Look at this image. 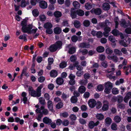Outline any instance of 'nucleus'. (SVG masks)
<instances>
[{"label":"nucleus","instance_id":"obj_27","mask_svg":"<svg viewBox=\"0 0 131 131\" xmlns=\"http://www.w3.org/2000/svg\"><path fill=\"white\" fill-rule=\"evenodd\" d=\"M121 26L124 28L127 27L128 25L126 21L124 19H122L121 22Z\"/></svg>","mask_w":131,"mask_h":131},{"label":"nucleus","instance_id":"obj_57","mask_svg":"<svg viewBox=\"0 0 131 131\" xmlns=\"http://www.w3.org/2000/svg\"><path fill=\"white\" fill-rule=\"evenodd\" d=\"M79 51L80 52L82 53V54L83 55L86 54L88 52V50L86 49H84L82 50H79Z\"/></svg>","mask_w":131,"mask_h":131},{"label":"nucleus","instance_id":"obj_22","mask_svg":"<svg viewBox=\"0 0 131 131\" xmlns=\"http://www.w3.org/2000/svg\"><path fill=\"white\" fill-rule=\"evenodd\" d=\"M96 118L100 120H101L104 118V115L101 113L97 114L96 116Z\"/></svg>","mask_w":131,"mask_h":131},{"label":"nucleus","instance_id":"obj_20","mask_svg":"<svg viewBox=\"0 0 131 131\" xmlns=\"http://www.w3.org/2000/svg\"><path fill=\"white\" fill-rule=\"evenodd\" d=\"M50 75L51 77H55L57 75V72L55 70H52L50 72Z\"/></svg>","mask_w":131,"mask_h":131},{"label":"nucleus","instance_id":"obj_36","mask_svg":"<svg viewBox=\"0 0 131 131\" xmlns=\"http://www.w3.org/2000/svg\"><path fill=\"white\" fill-rule=\"evenodd\" d=\"M119 92V90L116 88H114L112 89V92L113 94H117Z\"/></svg>","mask_w":131,"mask_h":131},{"label":"nucleus","instance_id":"obj_46","mask_svg":"<svg viewBox=\"0 0 131 131\" xmlns=\"http://www.w3.org/2000/svg\"><path fill=\"white\" fill-rule=\"evenodd\" d=\"M124 82V80L123 79H121L119 81H117L115 83V84L116 85H118L121 84L123 83Z\"/></svg>","mask_w":131,"mask_h":131},{"label":"nucleus","instance_id":"obj_9","mask_svg":"<svg viewBox=\"0 0 131 131\" xmlns=\"http://www.w3.org/2000/svg\"><path fill=\"white\" fill-rule=\"evenodd\" d=\"M104 32H103V35L104 37H107L109 35V33L111 31V28L108 27H105L104 29Z\"/></svg>","mask_w":131,"mask_h":131},{"label":"nucleus","instance_id":"obj_45","mask_svg":"<svg viewBox=\"0 0 131 131\" xmlns=\"http://www.w3.org/2000/svg\"><path fill=\"white\" fill-rule=\"evenodd\" d=\"M39 102L41 104L43 105L45 104V100L43 97H40L39 99Z\"/></svg>","mask_w":131,"mask_h":131},{"label":"nucleus","instance_id":"obj_52","mask_svg":"<svg viewBox=\"0 0 131 131\" xmlns=\"http://www.w3.org/2000/svg\"><path fill=\"white\" fill-rule=\"evenodd\" d=\"M70 61L72 62H75L77 59V58L75 56L73 55L71 56L70 58Z\"/></svg>","mask_w":131,"mask_h":131},{"label":"nucleus","instance_id":"obj_39","mask_svg":"<svg viewBox=\"0 0 131 131\" xmlns=\"http://www.w3.org/2000/svg\"><path fill=\"white\" fill-rule=\"evenodd\" d=\"M83 24L85 26L87 27L90 25V22L88 20H85L83 21Z\"/></svg>","mask_w":131,"mask_h":131},{"label":"nucleus","instance_id":"obj_44","mask_svg":"<svg viewBox=\"0 0 131 131\" xmlns=\"http://www.w3.org/2000/svg\"><path fill=\"white\" fill-rule=\"evenodd\" d=\"M75 52V49L74 47L70 48L69 51V53L70 54L73 53Z\"/></svg>","mask_w":131,"mask_h":131},{"label":"nucleus","instance_id":"obj_55","mask_svg":"<svg viewBox=\"0 0 131 131\" xmlns=\"http://www.w3.org/2000/svg\"><path fill=\"white\" fill-rule=\"evenodd\" d=\"M106 53L108 54H111L113 53V51L110 48H108L106 49Z\"/></svg>","mask_w":131,"mask_h":131},{"label":"nucleus","instance_id":"obj_15","mask_svg":"<svg viewBox=\"0 0 131 131\" xmlns=\"http://www.w3.org/2000/svg\"><path fill=\"white\" fill-rule=\"evenodd\" d=\"M112 122V120L109 117L106 118L105 119V122L106 125L108 126L110 125Z\"/></svg>","mask_w":131,"mask_h":131},{"label":"nucleus","instance_id":"obj_11","mask_svg":"<svg viewBox=\"0 0 131 131\" xmlns=\"http://www.w3.org/2000/svg\"><path fill=\"white\" fill-rule=\"evenodd\" d=\"M131 39L130 38H128L127 41V43H125L123 41H121L119 42L120 45H122L124 47H127L128 45L130 43Z\"/></svg>","mask_w":131,"mask_h":131},{"label":"nucleus","instance_id":"obj_13","mask_svg":"<svg viewBox=\"0 0 131 131\" xmlns=\"http://www.w3.org/2000/svg\"><path fill=\"white\" fill-rule=\"evenodd\" d=\"M103 9L104 10H109L110 8L109 4L107 3H103L102 5Z\"/></svg>","mask_w":131,"mask_h":131},{"label":"nucleus","instance_id":"obj_50","mask_svg":"<svg viewBox=\"0 0 131 131\" xmlns=\"http://www.w3.org/2000/svg\"><path fill=\"white\" fill-rule=\"evenodd\" d=\"M69 118L72 121L75 120L77 118L75 115L74 114H71L69 116Z\"/></svg>","mask_w":131,"mask_h":131},{"label":"nucleus","instance_id":"obj_41","mask_svg":"<svg viewBox=\"0 0 131 131\" xmlns=\"http://www.w3.org/2000/svg\"><path fill=\"white\" fill-rule=\"evenodd\" d=\"M112 33L115 36H117L119 35V32L116 29H114L112 31Z\"/></svg>","mask_w":131,"mask_h":131},{"label":"nucleus","instance_id":"obj_23","mask_svg":"<svg viewBox=\"0 0 131 131\" xmlns=\"http://www.w3.org/2000/svg\"><path fill=\"white\" fill-rule=\"evenodd\" d=\"M52 27V24L50 23H45L44 25V27L46 29L51 28Z\"/></svg>","mask_w":131,"mask_h":131},{"label":"nucleus","instance_id":"obj_6","mask_svg":"<svg viewBox=\"0 0 131 131\" xmlns=\"http://www.w3.org/2000/svg\"><path fill=\"white\" fill-rule=\"evenodd\" d=\"M40 7L42 9H45L47 7L48 5L47 3L44 1H42L39 3Z\"/></svg>","mask_w":131,"mask_h":131},{"label":"nucleus","instance_id":"obj_53","mask_svg":"<svg viewBox=\"0 0 131 131\" xmlns=\"http://www.w3.org/2000/svg\"><path fill=\"white\" fill-rule=\"evenodd\" d=\"M115 70V68H112L111 69L109 68L107 70H105L104 71L105 73H110L112 71H114Z\"/></svg>","mask_w":131,"mask_h":131},{"label":"nucleus","instance_id":"obj_12","mask_svg":"<svg viewBox=\"0 0 131 131\" xmlns=\"http://www.w3.org/2000/svg\"><path fill=\"white\" fill-rule=\"evenodd\" d=\"M131 98V92L128 93L124 99V101L125 103L128 102L129 99Z\"/></svg>","mask_w":131,"mask_h":131},{"label":"nucleus","instance_id":"obj_33","mask_svg":"<svg viewBox=\"0 0 131 131\" xmlns=\"http://www.w3.org/2000/svg\"><path fill=\"white\" fill-rule=\"evenodd\" d=\"M114 119L115 122L118 123L121 121V118L119 116H116L114 117Z\"/></svg>","mask_w":131,"mask_h":131},{"label":"nucleus","instance_id":"obj_40","mask_svg":"<svg viewBox=\"0 0 131 131\" xmlns=\"http://www.w3.org/2000/svg\"><path fill=\"white\" fill-rule=\"evenodd\" d=\"M27 5V3L25 0H22L21 2L20 6L22 7H25Z\"/></svg>","mask_w":131,"mask_h":131},{"label":"nucleus","instance_id":"obj_30","mask_svg":"<svg viewBox=\"0 0 131 131\" xmlns=\"http://www.w3.org/2000/svg\"><path fill=\"white\" fill-rule=\"evenodd\" d=\"M63 104L61 100L58 98V109H59L62 107Z\"/></svg>","mask_w":131,"mask_h":131},{"label":"nucleus","instance_id":"obj_32","mask_svg":"<svg viewBox=\"0 0 131 131\" xmlns=\"http://www.w3.org/2000/svg\"><path fill=\"white\" fill-rule=\"evenodd\" d=\"M77 14L79 16H82L84 14V12L82 10L78 9L77 11Z\"/></svg>","mask_w":131,"mask_h":131},{"label":"nucleus","instance_id":"obj_26","mask_svg":"<svg viewBox=\"0 0 131 131\" xmlns=\"http://www.w3.org/2000/svg\"><path fill=\"white\" fill-rule=\"evenodd\" d=\"M85 88L83 86H80L78 89L79 92L81 93H83L85 91Z\"/></svg>","mask_w":131,"mask_h":131},{"label":"nucleus","instance_id":"obj_7","mask_svg":"<svg viewBox=\"0 0 131 131\" xmlns=\"http://www.w3.org/2000/svg\"><path fill=\"white\" fill-rule=\"evenodd\" d=\"M99 123V121H97L95 123L93 121H91L89 122V126L91 129L93 128L95 126L98 125Z\"/></svg>","mask_w":131,"mask_h":131},{"label":"nucleus","instance_id":"obj_60","mask_svg":"<svg viewBox=\"0 0 131 131\" xmlns=\"http://www.w3.org/2000/svg\"><path fill=\"white\" fill-rule=\"evenodd\" d=\"M111 89H112L105 88L104 90V92L106 94H108L110 93Z\"/></svg>","mask_w":131,"mask_h":131},{"label":"nucleus","instance_id":"obj_54","mask_svg":"<svg viewBox=\"0 0 131 131\" xmlns=\"http://www.w3.org/2000/svg\"><path fill=\"white\" fill-rule=\"evenodd\" d=\"M114 22L115 24V28H117L118 27V18L117 17H116L114 18Z\"/></svg>","mask_w":131,"mask_h":131},{"label":"nucleus","instance_id":"obj_35","mask_svg":"<svg viewBox=\"0 0 131 131\" xmlns=\"http://www.w3.org/2000/svg\"><path fill=\"white\" fill-rule=\"evenodd\" d=\"M85 7L86 9L89 10L92 8V6L90 3H87L85 4Z\"/></svg>","mask_w":131,"mask_h":131},{"label":"nucleus","instance_id":"obj_18","mask_svg":"<svg viewBox=\"0 0 131 131\" xmlns=\"http://www.w3.org/2000/svg\"><path fill=\"white\" fill-rule=\"evenodd\" d=\"M74 25L76 28H79L80 27L81 24L79 21L76 20L74 22Z\"/></svg>","mask_w":131,"mask_h":131},{"label":"nucleus","instance_id":"obj_4","mask_svg":"<svg viewBox=\"0 0 131 131\" xmlns=\"http://www.w3.org/2000/svg\"><path fill=\"white\" fill-rule=\"evenodd\" d=\"M111 24V23L107 20L105 21V23H100L97 25V29H100V28L99 27H100L101 28H102L103 27H106V26L109 25L110 24Z\"/></svg>","mask_w":131,"mask_h":131},{"label":"nucleus","instance_id":"obj_64","mask_svg":"<svg viewBox=\"0 0 131 131\" xmlns=\"http://www.w3.org/2000/svg\"><path fill=\"white\" fill-rule=\"evenodd\" d=\"M78 38L75 35L73 36L71 38V40L73 42H76L78 40Z\"/></svg>","mask_w":131,"mask_h":131},{"label":"nucleus","instance_id":"obj_38","mask_svg":"<svg viewBox=\"0 0 131 131\" xmlns=\"http://www.w3.org/2000/svg\"><path fill=\"white\" fill-rule=\"evenodd\" d=\"M60 115L61 117L66 118L68 116L69 114L67 112H64L63 113H61L60 114Z\"/></svg>","mask_w":131,"mask_h":131},{"label":"nucleus","instance_id":"obj_31","mask_svg":"<svg viewBox=\"0 0 131 131\" xmlns=\"http://www.w3.org/2000/svg\"><path fill=\"white\" fill-rule=\"evenodd\" d=\"M79 63L77 62L75 64V66L76 67V68L79 71H81L83 69V68L80 65H78Z\"/></svg>","mask_w":131,"mask_h":131},{"label":"nucleus","instance_id":"obj_59","mask_svg":"<svg viewBox=\"0 0 131 131\" xmlns=\"http://www.w3.org/2000/svg\"><path fill=\"white\" fill-rule=\"evenodd\" d=\"M111 129L114 130H116L117 129V125L115 123L112 124L111 126Z\"/></svg>","mask_w":131,"mask_h":131},{"label":"nucleus","instance_id":"obj_47","mask_svg":"<svg viewBox=\"0 0 131 131\" xmlns=\"http://www.w3.org/2000/svg\"><path fill=\"white\" fill-rule=\"evenodd\" d=\"M108 40L112 42H114L116 41L114 37L112 36H109Z\"/></svg>","mask_w":131,"mask_h":131},{"label":"nucleus","instance_id":"obj_2","mask_svg":"<svg viewBox=\"0 0 131 131\" xmlns=\"http://www.w3.org/2000/svg\"><path fill=\"white\" fill-rule=\"evenodd\" d=\"M43 88V86L40 85L37 89L36 91L34 90L31 93L30 95L34 97H38L41 95V90Z\"/></svg>","mask_w":131,"mask_h":131},{"label":"nucleus","instance_id":"obj_24","mask_svg":"<svg viewBox=\"0 0 131 131\" xmlns=\"http://www.w3.org/2000/svg\"><path fill=\"white\" fill-rule=\"evenodd\" d=\"M41 110L42 111V113L44 115H47L48 113V111L47 109H45V107L43 106L40 107Z\"/></svg>","mask_w":131,"mask_h":131},{"label":"nucleus","instance_id":"obj_58","mask_svg":"<svg viewBox=\"0 0 131 131\" xmlns=\"http://www.w3.org/2000/svg\"><path fill=\"white\" fill-rule=\"evenodd\" d=\"M90 63L91 64H92L94 63V64L91 67V68H97L99 67V65L97 63H94V61H91Z\"/></svg>","mask_w":131,"mask_h":131},{"label":"nucleus","instance_id":"obj_48","mask_svg":"<svg viewBox=\"0 0 131 131\" xmlns=\"http://www.w3.org/2000/svg\"><path fill=\"white\" fill-rule=\"evenodd\" d=\"M104 89V87L103 85L101 84H100L98 85L97 87V89L98 91H102Z\"/></svg>","mask_w":131,"mask_h":131},{"label":"nucleus","instance_id":"obj_5","mask_svg":"<svg viewBox=\"0 0 131 131\" xmlns=\"http://www.w3.org/2000/svg\"><path fill=\"white\" fill-rule=\"evenodd\" d=\"M88 104L90 107L93 108L96 105V101L94 99H90L88 101Z\"/></svg>","mask_w":131,"mask_h":131},{"label":"nucleus","instance_id":"obj_34","mask_svg":"<svg viewBox=\"0 0 131 131\" xmlns=\"http://www.w3.org/2000/svg\"><path fill=\"white\" fill-rule=\"evenodd\" d=\"M73 4L74 7L76 8H80V5L76 1L74 2Z\"/></svg>","mask_w":131,"mask_h":131},{"label":"nucleus","instance_id":"obj_56","mask_svg":"<svg viewBox=\"0 0 131 131\" xmlns=\"http://www.w3.org/2000/svg\"><path fill=\"white\" fill-rule=\"evenodd\" d=\"M69 123V121L67 119L64 120L62 123V124L64 126H68Z\"/></svg>","mask_w":131,"mask_h":131},{"label":"nucleus","instance_id":"obj_14","mask_svg":"<svg viewBox=\"0 0 131 131\" xmlns=\"http://www.w3.org/2000/svg\"><path fill=\"white\" fill-rule=\"evenodd\" d=\"M43 121L44 123L48 124H50L52 122L51 120L47 117H44L43 119Z\"/></svg>","mask_w":131,"mask_h":131},{"label":"nucleus","instance_id":"obj_10","mask_svg":"<svg viewBox=\"0 0 131 131\" xmlns=\"http://www.w3.org/2000/svg\"><path fill=\"white\" fill-rule=\"evenodd\" d=\"M91 12L92 13H94L97 15L100 14L102 12L101 10L99 8L96 9H93L91 10Z\"/></svg>","mask_w":131,"mask_h":131},{"label":"nucleus","instance_id":"obj_25","mask_svg":"<svg viewBox=\"0 0 131 131\" xmlns=\"http://www.w3.org/2000/svg\"><path fill=\"white\" fill-rule=\"evenodd\" d=\"M96 50L99 52H102L104 51V48L102 46H99L97 48Z\"/></svg>","mask_w":131,"mask_h":131},{"label":"nucleus","instance_id":"obj_42","mask_svg":"<svg viewBox=\"0 0 131 131\" xmlns=\"http://www.w3.org/2000/svg\"><path fill=\"white\" fill-rule=\"evenodd\" d=\"M71 102L73 103H76L77 101V99L76 97L74 96H72L71 99Z\"/></svg>","mask_w":131,"mask_h":131},{"label":"nucleus","instance_id":"obj_37","mask_svg":"<svg viewBox=\"0 0 131 131\" xmlns=\"http://www.w3.org/2000/svg\"><path fill=\"white\" fill-rule=\"evenodd\" d=\"M114 52L115 54L118 56H122V53L121 51L118 49H115L114 50Z\"/></svg>","mask_w":131,"mask_h":131},{"label":"nucleus","instance_id":"obj_28","mask_svg":"<svg viewBox=\"0 0 131 131\" xmlns=\"http://www.w3.org/2000/svg\"><path fill=\"white\" fill-rule=\"evenodd\" d=\"M105 88L112 89L113 87L112 84L110 82H108L105 83Z\"/></svg>","mask_w":131,"mask_h":131},{"label":"nucleus","instance_id":"obj_1","mask_svg":"<svg viewBox=\"0 0 131 131\" xmlns=\"http://www.w3.org/2000/svg\"><path fill=\"white\" fill-rule=\"evenodd\" d=\"M21 25L22 26L21 30L24 33H27L29 34L30 30L32 28V25L29 24L27 25V22L25 20L22 21Z\"/></svg>","mask_w":131,"mask_h":131},{"label":"nucleus","instance_id":"obj_21","mask_svg":"<svg viewBox=\"0 0 131 131\" xmlns=\"http://www.w3.org/2000/svg\"><path fill=\"white\" fill-rule=\"evenodd\" d=\"M33 15L35 17L38 16L39 14V12L37 9H34L32 11Z\"/></svg>","mask_w":131,"mask_h":131},{"label":"nucleus","instance_id":"obj_8","mask_svg":"<svg viewBox=\"0 0 131 131\" xmlns=\"http://www.w3.org/2000/svg\"><path fill=\"white\" fill-rule=\"evenodd\" d=\"M103 103L104 104L102 109L104 111H106L108 109V103L107 101L106 100L104 101Z\"/></svg>","mask_w":131,"mask_h":131},{"label":"nucleus","instance_id":"obj_19","mask_svg":"<svg viewBox=\"0 0 131 131\" xmlns=\"http://www.w3.org/2000/svg\"><path fill=\"white\" fill-rule=\"evenodd\" d=\"M26 93L25 92H23L22 93V96L23 97V100L24 101V104L26 103L27 101V98L26 97Z\"/></svg>","mask_w":131,"mask_h":131},{"label":"nucleus","instance_id":"obj_16","mask_svg":"<svg viewBox=\"0 0 131 131\" xmlns=\"http://www.w3.org/2000/svg\"><path fill=\"white\" fill-rule=\"evenodd\" d=\"M77 12L74 9H72L71 10V16L72 19L75 18L76 17Z\"/></svg>","mask_w":131,"mask_h":131},{"label":"nucleus","instance_id":"obj_43","mask_svg":"<svg viewBox=\"0 0 131 131\" xmlns=\"http://www.w3.org/2000/svg\"><path fill=\"white\" fill-rule=\"evenodd\" d=\"M67 63L66 62L63 61L61 62L60 64V68H64L67 66Z\"/></svg>","mask_w":131,"mask_h":131},{"label":"nucleus","instance_id":"obj_63","mask_svg":"<svg viewBox=\"0 0 131 131\" xmlns=\"http://www.w3.org/2000/svg\"><path fill=\"white\" fill-rule=\"evenodd\" d=\"M37 30L38 29L37 28H36L35 29H33L31 30H30L29 34H35Z\"/></svg>","mask_w":131,"mask_h":131},{"label":"nucleus","instance_id":"obj_51","mask_svg":"<svg viewBox=\"0 0 131 131\" xmlns=\"http://www.w3.org/2000/svg\"><path fill=\"white\" fill-rule=\"evenodd\" d=\"M64 80L61 78H58V84L61 85L63 83Z\"/></svg>","mask_w":131,"mask_h":131},{"label":"nucleus","instance_id":"obj_49","mask_svg":"<svg viewBox=\"0 0 131 131\" xmlns=\"http://www.w3.org/2000/svg\"><path fill=\"white\" fill-rule=\"evenodd\" d=\"M87 83V81L86 80H80L79 82V83L81 85H84Z\"/></svg>","mask_w":131,"mask_h":131},{"label":"nucleus","instance_id":"obj_3","mask_svg":"<svg viewBox=\"0 0 131 131\" xmlns=\"http://www.w3.org/2000/svg\"><path fill=\"white\" fill-rule=\"evenodd\" d=\"M57 42H56L55 44L52 45L50 46L49 50L51 52H54L57 50Z\"/></svg>","mask_w":131,"mask_h":131},{"label":"nucleus","instance_id":"obj_61","mask_svg":"<svg viewBox=\"0 0 131 131\" xmlns=\"http://www.w3.org/2000/svg\"><path fill=\"white\" fill-rule=\"evenodd\" d=\"M45 77L41 76L38 78V81L40 82H42L45 80Z\"/></svg>","mask_w":131,"mask_h":131},{"label":"nucleus","instance_id":"obj_29","mask_svg":"<svg viewBox=\"0 0 131 131\" xmlns=\"http://www.w3.org/2000/svg\"><path fill=\"white\" fill-rule=\"evenodd\" d=\"M39 18L41 21H45L46 19V16L43 14L40 15L39 17Z\"/></svg>","mask_w":131,"mask_h":131},{"label":"nucleus","instance_id":"obj_62","mask_svg":"<svg viewBox=\"0 0 131 131\" xmlns=\"http://www.w3.org/2000/svg\"><path fill=\"white\" fill-rule=\"evenodd\" d=\"M106 76L109 78L110 79H113L114 80H115L116 78L115 76L112 75H109L108 74H107Z\"/></svg>","mask_w":131,"mask_h":131},{"label":"nucleus","instance_id":"obj_17","mask_svg":"<svg viewBox=\"0 0 131 131\" xmlns=\"http://www.w3.org/2000/svg\"><path fill=\"white\" fill-rule=\"evenodd\" d=\"M47 105L49 110L53 112V104L52 102L50 100H49L47 102Z\"/></svg>","mask_w":131,"mask_h":131}]
</instances>
